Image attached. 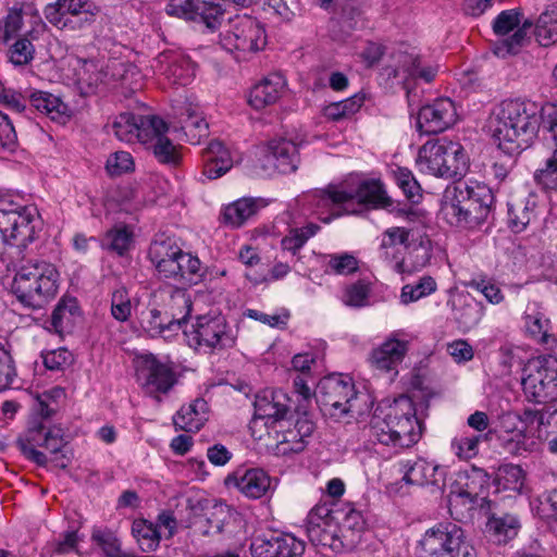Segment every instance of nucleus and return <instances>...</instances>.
Returning a JSON list of instances; mask_svg holds the SVG:
<instances>
[{
	"label": "nucleus",
	"mask_w": 557,
	"mask_h": 557,
	"mask_svg": "<svg viewBox=\"0 0 557 557\" xmlns=\"http://www.w3.org/2000/svg\"><path fill=\"white\" fill-rule=\"evenodd\" d=\"M153 125L162 127V119L157 115H135L129 112L119 114L110 125L112 132L122 141L143 144L150 137L149 131Z\"/></svg>",
	"instance_id": "obj_18"
},
{
	"label": "nucleus",
	"mask_w": 557,
	"mask_h": 557,
	"mask_svg": "<svg viewBox=\"0 0 557 557\" xmlns=\"http://www.w3.org/2000/svg\"><path fill=\"white\" fill-rule=\"evenodd\" d=\"M165 11L171 16L203 23L211 30L216 29L224 17L222 4L211 0H169Z\"/></svg>",
	"instance_id": "obj_14"
},
{
	"label": "nucleus",
	"mask_w": 557,
	"mask_h": 557,
	"mask_svg": "<svg viewBox=\"0 0 557 557\" xmlns=\"http://www.w3.org/2000/svg\"><path fill=\"white\" fill-rule=\"evenodd\" d=\"M221 42L228 50L257 52L267 44L265 30L255 17L237 16L231 22L230 29L222 35Z\"/></svg>",
	"instance_id": "obj_12"
},
{
	"label": "nucleus",
	"mask_w": 557,
	"mask_h": 557,
	"mask_svg": "<svg viewBox=\"0 0 557 557\" xmlns=\"http://www.w3.org/2000/svg\"><path fill=\"white\" fill-rule=\"evenodd\" d=\"M532 208L525 205H511L508 209V220L511 228L519 233L522 232L531 222Z\"/></svg>",
	"instance_id": "obj_63"
},
{
	"label": "nucleus",
	"mask_w": 557,
	"mask_h": 557,
	"mask_svg": "<svg viewBox=\"0 0 557 557\" xmlns=\"http://www.w3.org/2000/svg\"><path fill=\"white\" fill-rule=\"evenodd\" d=\"M537 129V107L520 100L503 101L488 121L494 143L507 153H518L529 147Z\"/></svg>",
	"instance_id": "obj_2"
},
{
	"label": "nucleus",
	"mask_w": 557,
	"mask_h": 557,
	"mask_svg": "<svg viewBox=\"0 0 557 557\" xmlns=\"http://www.w3.org/2000/svg\"><path fill=\"white\" fill-rule=\"evenodd\" d=\"M325 271L337 275H349L358 270V260L355 256L343 252L327 256Z\"/></svg>",
	"instance_id": "obj_52"
},
{
	"label": "nucleus",
	"mask_w": 557,
	"mask_h": 557,
	"mask_svg": "<svg viewBox=\"0 0 557 557\" xmlns=\"http://www.w3.org/2000/svg\"><path fill=\"white\" fill-rule=\"evenodd\" d=\"M58 281L59 273L51 263L28 262L16 271L11 292L23 307L37 310L57 296Z\"/></svg>",
	"instance_id": "obj_4"
},
{
	"label": "nucleus",
	"mask_w": 557,
	"mask_h": 557,
	"mask_svg": "<svg viewBox=\"0 0 557 557\" xmlns=\"http://www.w3.org/2000/svg\"><path fill=\"white\" fill-rule=\"evenodd\" d=\"M89 0H57L45 8V16L48 20L49 12L55 11L60 17H73L82 15V12H88L94 7Z\"/></svg>",
	"instance_id": "obj_49"
},
{
	"label": "nucleus",
	"mask_w": 557,
	"mask_h": 557,
	"mask_svg": "<svg viewBox=\"0 0 557 557\" xmlns=\"http://www.w3.org/2000/svg\"><path fill=\"white\" fill-rule=\"evenodd\" d=\"M522 391L529 401L554 408L557 412V358L541 356L530 360L521 380Z\"/></svg>",
	"instance_id": "obj_5"
},
{
	"label": "nucleus",
	"mask_w": 557,
	"mask_h": 557,
	"mask_svg": "<svg viewBox=\"0 0 557 557\" xmlns=\"http://www.w3.org/2000/svg\"><path fill=\"white\" fill-rule=\"evenodd\" d=\"M285 85L286 82L281 74H270L251 88L248 97L249 104L256 110H261L275 103Z\"/></svg>",
	"instance_id": "obj_29"
},
{
	"label": "nucleus",
	"mask_w": 557,
	"mask_h": 557,
	"mask_svg": "<svg viewBox=\"0 0 557 557\" xmlns=\"http://www.w3.org/2000/svg\"><path fill=\"white\" fill-rule=\"evenodd\" d=\"M152 67L174 84L186 85L194 76L190 60L174 51H164L153 61Z\"/></svg>",
	"instance_id": "obj_26"
},
{
	"label": "nucleus",
	"mask_w": 557,
	"mask_h": 557,
	"mask_svg": "<svg viewBox=\"0 0 557 557\" xmlns=\"http://www.w3.org/2000/svg\"><path fill=\"white\" fill-rule=\"evenodd\" d=\"M398 465L403 473V481L407 484L419 486L431 485L437 491L443 490L446 471L441 466L423 458L401 460Z\"/></svg>",
	"instance_id": "obj_20"
},
{
	"label": "nucleus",
	"mask_w": 557,
	"mask_h": 557,
	"mask_svg": "<svg viewBox=\"0 0 557 557\" xmlns=\"http://www.w3.org/2000/svg\"><path fill=\"white\" fill-rule=\"evenodd\" d=\"M532 25L533 23L529 20H525L521 25L519 24L510 37L503 39L495 46V54L505 57L506 54L516 53L523 45L527 38V33Z\"/></svg>",
	"instance_id": "obj_50"
},
{
	"label": "nucleus",
	"mask_w": 557,
	"mask_h": 557,
	"mask_svg": "<svg viewBox=\"0 0 557 557\" xmlns=\"http://www.w3.org/2000/svg\"><path fill=\"white\" fill-rule=\"evenodd\" d=\"M177 267L180 268L177 283L197 284L203 277L200 260L188 252L181 250L177 256Z\"/></svg>",
	"instance_id": "obj_43"
},
{
	"label": "nucleus",
	"mask_w": 557,
	"mask_h": 557,
	"mask_svg": "<svg viewBox=\"0 0 557 557\" xmlns=\"http://www.w3.org/2000/svg\"><path fill=\"white\" fill-rule=\"evenodd\" d=\"M27 99L39 113L52 121L63 123L67 116V106L57 96L41 90L29 91Z\"/></svg>",
	"instance_id": "obj_34"
},
{
	"label": "nucleus",
	"mask_w": 557,
	"mask_h": 557,
	"mask_svg": "<svg viewBox=\"0 0 557 557\" xmlns=\"http://www.w3.org/2000/svg\"><path fill=\"white\" fill-rule=\"evenodd\" d=\"M45 367L51 371L63 370L73 362V355L66 348H58L42 352Z\"/></svg>",
	"instance_id": "obj_62"
},
{
	"label": "nucleus",
	"mask_w": 557,
	"mask_h": 557,
	"mask_svg": "<svg viewBox=\"0 0 557 557\" xmlns=\"http://www.w3.org/2000/svg\"><path fill=\"white\" fill-rule=\"evenodd\" d=\"M457 117L455 103L449 98H440L419 110L417 124L421 133L438 134L453 126Z\"/></svg>",
	"instance_id": "obj_16"
},
{
	"label": "nucleus",
	"mask_w": 557,
	"mask_h": 557,
	"mask_svg": "<svg viewBox=\"0 0 557 557\" xmlns=\"http://www.w3.org/2000/svg\"><path fill=\"white\" fill-rule=\"evenodd\" d=\"M488 474L480 468L472 467L470 470L459 471L455 481L450 484L448 494V506L453 513L462 515L463 510L474 508L476 498L488 485Z\"/></svg>",
	"instance_id": "obj_10"
},
{
	"label": "nucleus",
	"mask_w": 557,
	"mask_h": 557,
	"mask_svg": "<svg viewBox=\"0 0 557 557\" xmlns=\"http://www.w3.org/2000/svg\"><path fill=\"white\" fill-rule=\"evenodd\" d=\"M364 96L356 94L345 100L332 102L323 108V115L334 122L348 119L359 111L363 104Z\"/></svg>",
	"instance_id": "obj_42"
},
{
	"label": "nucleus",
	"mask_w": 557,
	"mask_h": 557,
	"mask_svg": "<svg viewBox=\"0 0 557 557\" xmlns=\"http://www.w3.org/2000/svg\"><path fill=\"white\" fill-rule=\"evenodd\" d=\"M33 32L18 38L8 51L10 62L15 66H23L30 63L35 55V47L32 42Z\"/></svg>",
	"instance_id": "obj_46"
},
{
	"label": "nucleus",
	"mask_w": 557,
	"mask_h": 557,
	"mask_svg": "<svg viewBox=\"0 0 557 557\" xmlns=\"http://www.w3.org/2000/svg\"><path fill=\"white\" fill-rule=\"evenodd\" d=\"M409 237V232L404 227H389L383 235L380 245L381 257L387 261L393 262V268L396 272H405V262L400 259L401 246L406 245Z\"/></svg>",
	"instance_id": "obj_30"
},
{
	"label": "nucleus",
	"mask_w": 557,
	"mask_h": 557,
	"mask_svg": "<svg viewBox=\"0 0 557 557\" xmlns=\"http://www.w3.org/2000/svg\"><path fill=\"white\" fill-rule=\"evenodd\" d=\"M257 212V202L252 198H242L222 211V222L233 228L242 226L250 216Z\"/></svg>",
	"instance_id": "obj_37"
},
{
	"label": "nucleus",
	"mask_w": 557,
	"mask_h": 557,
	"mask_svg": "<svg viewBox=\"0 0 557 557\" xmlns=\"http://www.w3.org/2000/svg\"><path fill=\"white\" fill-rule=\"evenodd\" d=\"M338 532L339 527L327 505H318L310 510L306 521V533L313 546L339 552L344 544Z\"/></svg>",
	"instance_id": "obj_13"
},
{
	"label": "nucleus",
	"mask_w": 557,
	"mask_h": 557,
	"mask_svg": "<svg viewBox=\"0 0 557 557\" xmlns=\"http://www.w3.org/2000/svg\"><path fill=\"white\" fill-rule=\"evenodd\" d=\"M134 234L125 224L114 225L100 239V246L109 251L123 256L133 244Z\"/></svg>",
	"instance_id": "obj_38"
},
{
	"label": "nucleus",
	"mask_w": 557,
	"mask_h": 557,
	"mask_svg": "<svg viewBox=\"0 0 557 557\" xmlns=\"http://www.w3.org/2000/svg\"><path fill=\"white\" fill-rule=\"evenodd\" d=\"M418 557H476L461 527L441 522L425 531L417 548Z\"/></svg>",
	"instance_id": "obj_6"
},
{
	"label": "nucleus",
	"mask_w": 557,
	"mask_h": 557,
	"mask_svg": "<svg viewBox=\"0 0 557 557\" xmlns=\"http://www.w3.org/2000/svg\"><path fill=\"white\" fill-rule=\"evenodd\" d=\"M321 193L334 205L341 206L347 214L361 212L364 205L385 208L392 203L379 180L363 182L355 190L329 186L326 189L321 190Z\"/></svg>",
	"instance_id": "obj_9"
},
{
	"label": "nucleus",
	"mask_w": 557,
	"mask_h": 557,
	"mask_svg": "<svg viewBox=\"0 0 557 557\" xmlns=\"http://www.w3.org/2000/svg\"><path fill=\"white\" fill-rule=\"evenodd\" d=\"M108 71L113 83L120 82L126 86H132L136 82V76H139L137 66L117 59L108 61Z\"/></svg>",
	"instance_id": "obj_53"
},
{
	"label": "nucleus",
	"mask_w": 557,
	"mask_h": 557,
	"mask_svg": "<svg viewBox=\"0 0 557 557\" xmlns=\"http://www.w3.org/2000/svg\"><path fill=\"white\" fill-rule=\"evenodd\" d=\"M132 533L140 549L146 553L154 552L162 539V531L156 524L145 519H136L133 522Z\"/></svg>",
	"instance_id": "obj_39"
},
{
	"label": "nucleus",
	"mask_w": 557,
	"mask_h": 557,
	"mask_svg": "<svg viewBox=\"0 0 557 557\" xmlns=\"http://www.w3.org/2000/svg\"><path fill=\"white\" fill-rule=\"evenodd\" d=\"M276 557H299L305 552V543L294 535L283 533L274 535Z\"/></svg>",
	"instance_id": "obj_54"
},
{
	"label": "nucleus",
	"mask_w": 557,
	"mask_h": 557,
	"mask_svg": "<svg viewBox=\"0 0 557 557\" xmlns=\"http://www.w3.org/2000/svg\"><path fill=\"white\" fill-rule=\"evenodd\" d=\"M224 483L251 499H259L274 488L271 476L260 468H239L228 474Z\"/></svg>",
	"instance_id": "obj_17"
},
{
	"label": "nucleus",
	"mask_w": 557,
	"mask_h": 557,
	"mask_svg": "<svg viewBox=\"0 0 557 557\" xmlns=\"http://www.w3.org/2000/svg\"><path fill=\"white\" fill-rule=\"evenodd\" d=\"M540 45L549 46L557 40V9L543 12L535 26Z\"/></svg>",
	"instance_id": "obj_45"
},
{
	"label": "nucleus",
	"mask_w": 557,
	"mask_h": 557,
	"mask_svg": "<svg viewBox=\"0 0 557 557\" xmlns=\"http://www.w3.org/2000/svg\"><path fill=\"white\" fill-rule=\"evenodd\" d=\"M289 398L282 391H263L256 395L255 419L274 423L283 420L289 410Z\"/></svg>",
	"instance_id": "obj_27"
},
{
	"label": "nucleus",
	"mask_w": 557,
	"mask_h": 557,
	"mask_svg": "<svg viewBox=\"0 0 557 557\" xmlns=\"http://www.w3.org/2000/svg\"><path fill=\"white\" fill-rule=\"evenodd\" d=\"M39 224L35 206L21 203L12 196L0 197V232L5 242L26 247L36 238Z\"/></svg>",
	"instance_id": "obj_7"
},
{
	"label": "nucleus",
	"mask_w": 557,
	"mask_h": 557,
	"mask_svg": "<svg viewBox=\"0 0 557 557\" xmlns=\"http://www.w3.org/2000/svg\"><path fill=\"white\" fill-rule=\"evenodd\" d=\"M454 317L462 330H471L483 317V305L466 297L459 298V305L454 308Z\"/></svg>",
	"instance_id": "obj_41"
},
{
	"label": "nucleus",
	"mask_w": 557,
	"mask_h": 557,
	"mask_svg": "<svg viewBox=\"0 0 557 557\" xmlns=\"http://www.w3.org/2000/svg\"><path fill=\"white\" fill-rule=\"evenodd\" d=\"M370 433L383 445L405 448L418 443L422 423L416 416L412 399L401 395L387 407L376 410L371 419Z\"/></svg>",
	"instance_id": "obj_3"
},
{
	"label": "nucleus",
	"mask_w": 557,
	"mask_h": 557,
	"mask_svg": "<svg viewBox=\"0 0 557 557\" xmlns=\"http://www.w3.org/2000/svg\"><path fill=\"white\" fill-rule=\"evenodd\" d=\"M132 304L128 292L124 287L115 289L111 298V314L112 317L124 322L131 317Z\"/></svg>",
	"instance_id": "obj_57"
},
{
	"label": "nucleus",
	"mask_w": 557,
	"mask_h": 557,
	"mask_svg": "<svg viewBox=\"0 0 557 557\" xmlns=\"http://www.w3.org/2000/svg\"><path fill=\"white\" fill-rule=\"evenodd\" d=\"M456 151H459V144L426 143L419 150L418 171L422 174H446L444 165L454 159L453 154H456Z\"/></svg>",
	"instance_id": "obj_24"
},
{
	"label": "nucleus",
	"mask_w": 557,
	"mask_h": 557,
	"mask_svg": "<svg viewBox=\"0 0 557 557\" xmlns=\"http://www.w3.org/2000/svg\"><path fill=\"white\" fill-rule=\"evenodd\" d=\"M321 410L333 418H342L357 411L358 394L350 377L331 375L320 381L314 394Z\"/></svg>",
	"instance_id": "obj_8"
},
{
	"label": "nucleus",
	"mask_w": 557,
	"mask_h": 557,
	"mask_svg": "<svg viewBox=\"0 0 557 557\" xmlns=\"http://www.w3.org/2000/svg\"><path fill=\"white\" fill-rule=\"evenodd\" d=\"M108 174H123L135 171V162L129 152L116 151L106 162Z\"/></svg>",
	"instance_id": "obj_59"
},
{
	"label": "nucleus",
	"mask_w": 557,
	"mask_h": 557,
	"mask_svg": "<svg viewBox=\"0 0 557 557\" xmlns=\"http://www.w3.org/2000/svg\"><path fill=\"white\" fill-rule=\"evenodd\" d=\"M520 12L511 9L500 12L493 23V30L498 36H506L516 30L520 21Z\"/></svg>",
	"instance_id": "obj_60"
},
{
	"label": "nucleus",
	"mask_w": 557,
	"mask_h": 557,
	"mask_svg": "<svg viewBox=\"0 0 557 557\" xmlns=\"http://www.w3.org/2000/svg\"><path fill=\"white\" fill-rule=\"evenodd\" d=\"M520 416L513 412H506L500 417L497 437L503 448L512 455H521L531 449L535 444L529 434L518 428Z\"/></svg>",
	"instance_id": "obj_23"
},
{
	"label": "nucleus",
	"mask_w": 557,
	"mask_h": 557,
	"mask_svg": "<svg viewBox=\"0 0 557 557\" xmlns=\"http://www.w3.org/2000/svg\"><path fill=\"white\" fill-rule=\"evenodd\" d=\"M521 529L520 518L510 512L492 513L486 522V532L496 544H507Z\"/></svg>",
	"instance_id": "obj_31"
},
{
	"label": "nucleus",
	"mask_w": 557,
	"mask_h": 557,
	"mask_svg": "<svg viewBox=\"0 0 557 557\" xmlns=\"http://www.w3.org/2000/svg\"><path fill=\"white\" fill-rule=\"evenodd\" d=\"M189 346L195 349L206 347L209 349H224L232 347L235 338L223 315H201L193 325V330L185 332Z\"/></svg>",
	"instance_id": "obj_11"
},
{
	"label": "nucleus",
	"mask_w": 557,
	"mask_h": 557,
	"mask_svg": "<svg viewBox=\"0 0 557 557\" xmlns=\"http://www.w3.org/2000/svg\"><path fill=\"white\" fill-rule=\"evenodd\" d=\"M482 435H460L453 438L450 447L453 453L462 460H470L479 453Z\"/></svg>",
	"instance_id": "obj_51"
},
{
	"label": "nucleus",
	"mask_w": 557,
	"mask_h": 557,
	"mask_svg": "<svg viewBox=\"0 0 557 557\" xmlns=\"http://www.w3.org/2000/svg\"><path fill=\"white\" fill-rule=\"evenodd\" d=\"M181 248L177 247L170 238L156 239L149 247V258L156 265L166 259H172L180 255Z\"/></svg>",
	"instance_id": "obj_55"
},
{
	"label": "nucleus",
	"mask_w": 557,
	"mask_h": 557,
	"mask_svg": "<svg viewBox=\"0 0 557 557\" xmlns=\"http://www.w3.org/2000/svg\"><path fill=\"white\" fill-rule=\"evenodd\" d=\"M493 202L494 195L487 185L460 177L446 187L440 216L458 231H472L486 221Z\"/></svg>",
	"instance_id": "obj_1"
},
{
	"label": "nucleus",
	"mask_w": 557,
	"mask_h": 557,
	"mask_svg": "<svg viewBox=\"0 0 557 557\" xmlns=\"http://www.w3.org/2000/svg\"><path fill=\"white\" fill-rule=\"evenodd\" d=\"M498 482L506 490L519 492L524 484V472L519 466L506 465L499 469Z\"/></svg>",
	"instance_id": "obj_56"
},
{
	"label": "nucleus",
	"mask_w": 557,
	"mask_h": 557,
	"mask_svg": "<svg viewBox=\"0 0 557 557\" xmlns=\"http://www.w3.org/2000/svg\"><path fill=\"white\" fill-rule=\"evenodd\" d=\"M81 318L75 298H62L51 314V330L58 334L70 333Z\"/></svg>",
	"instance_id": "obj_36"
},
{
	"label": "nucleus",
	"mask_w": 557,
	"mask_h": 557,
	"mask_svg": "<svg viewBox=\"0 0 557 557\" xmlns=\"http://www.w3.org/2000/svg\"><path fill=\"white\" fill-rule=\"evenodd\" d=\"M553 414H557V412H554V408L547 411V406L542 410L525 409L519 421L524 426L523 431L527 434L532 433L534 435V431H540V428L546 423L547 417Z\"/></svg>",
	"instance_id": "obj_58"
},
{
	"label": "nucleus",
	"mask_w": 557,
	"mask_h": 557,
	"mask_svg": "<svg viewBox=\"0 0 557 557\" xmlns=\"http://www.w3.org/2000/svg\"><path fill=\"white\" fill-rule=\"evenodd\" d=\"M138 379L147 393H168L175 383L173 370L153 355H144L138 360Z\"/></svg>",
	"instance_id": "obj_19"
},
{
	"label": "nucleus",
	"mask_w": 557,
	"mask_h": 557,
	"mask_svg": "<svg viewBox=\"0 0 557 557\" xmlns=\"http://www.w3.org/2000/svg\"><path fill=\"white\" fill-rule=\"evenodd\" d=\"M468 287H471L485 297V299L492 305H499L504 301L505 296L500 288L491 280L480 278V280H471L467 283Z\"/></svg>",
	"instance_id": "obj_61"
},
{
	"label": "nucleus",
	"mask_w": 557,
	"mask_h": 557,
	"mask_svg": "<svg viewBox=\"0 0 557 557\" xmlns=\"http://www.w3.org/2000/svg\"><path fill=\"white\" fill-rule=\"evenodd\" d=\"M140 324L144 331L151 337H163L169 339L176 333L168 327L161 309L158 306L151 307L140 314Z\"/></svg>",
	"instance_id": "obj_40"
},
{
	"label": "nucleus",
	"mask_w": 557,
	"mask_h": 557,
	"mask_svg": "<svg viewBox=\"0 0 557 557\" xmlns=\"http://www.w3.org/2000/svg\"><path fill=\"white\" fill-rule=\"evenodd\" d=\"M209 418V407L203 398H196L183 406L173 417L174 425L186 432H198Z\"/></svg>",
	"instance_id": "obj_32"
},
{
	"label": "nucleus",
	"mask_w": 557,
	"mask_h": 557,
	"mask_svg": "<svg viewBox=\"0 0 557 557\" xmlns=\"http://www.w3.org/2000/svg\"><path fill=\"white\" fill-rule=\"evenodd\" d=\"M166 320L168 327L177 332L190 314L191 301L183 289H174L165 295L162 305L158 306Z\"/></svg>",
	"instance_id": "obj_28"
},
{
	"label": "nucleus",
	"mask_w": 557,
	"mask_h": 557,
	"mask_svg": "<svg viewBox=\"0 0 557 557\" xmlns=\"http://www.w3.org/2000/svg\"><path fill=\"white\" fill-rule=\"evenodd\" d=\"M91 540L101 547L107 557H135L133 554L122 550L119 539L110 530L95 529Z\"/></svg>",
	"instance_id": "obj_48"
},
{
	"label": "nucleus",
	"mask_w": 557,
	"mask_h": 557,
	"mask_svg": "<svg viewBox=\"0 0 557 557\" xmlns=\"http://www.w3.org/2000/svg\"><path fill=\"white\" fill-rule=\"evenodd\" d=\"M98 11V8L94 5L88 9V12H82V15L60 17L53 10L49 12L48 22L59 29L82 30L94 24Z\"/></svg>",
	"instance_id": "obj_44"
},
{
	"label": "nucleus",
	"mask_w": 557,
	"mask_h": 557,
	"mask_svg": "<svg viewBox=\"0 0 557 557\" xmlns=\"http://www.w3.org/2000/svg\"><path fill=\"white\" fill-rule=\"evenodd\" d=\"M437 288L432 276H422L416 284H407L401 288V302L407 305L433 294Z\"/></svg>",
	"instance_id": "obj_47"
},
{
	"label": "nucleus",
	"mask_w": 557,
	"mask_h": 557,
	"mask_svg": "<svg viewBox=\"0 0 557 557\" xmlns=\"http://www.w3.org/2000/svg\"><path fill=\"white\" fill-rule=\"evenodd\" d=\"M202 158L203 174H225L234 165L230 150L219 140H212L209 144Z\"/></svg>",
	"instance_id": "obj_35"
},
{
	"label": "nucleus",
	"mask_w": 557,
	"mask_h": 557,
	"mask_svg": "<svg viewBox=\"0 0 557 557\" xmlns=\"http://www.w3.org/2000/svg\"><path fill=\"white\" fill-rule=\"evenodd\" d=\"M421 65V60L418 54L412 53H401L398 60V66L393 70V74H388L389 76L397 78H408L416 77L419 66Z\"/></svg>",
	"instance_id": "obj_64"
},
{
	"label": "nucleus",
	"mask_w": 557,
	"mask_h": 557,
	"mask_svg": "<svg viewBox=\"0 0 557 557\" xmlns=\"http://www.w3.org/2000/svg\"><path fill=\"white\" fill-rule=\"evenodd\" d=\"M174 110L175 115L178 117L181 129L191 144L197 145L201 138L208 136L209 126L198 104L188 100L177 101Z\"/></svg>",
	"instance_id": "obj_25"
},
{
	"label": "nucleus",
	"mask_w": 557,
	"mask_h": 557,
	"mask_svg": "<svg viewBox=\"0 0 557 557\" xmlns=\"http://www.w3.org/2000/svg\"><path fill=\"white\" fill-rule=\"evenodd\" d=\"M17 446L26 458L42 467L48 463V457L36 449V446L44 447L52 455L60 453L64 448L65 442L60 429L39 426L28 430L25 438H18Z\"/></svg>",
	"instance_id": "obj_15"
},
{
	"label": "nucleus",
	"mask_w": 557,
	"mask_h": 557,
	"mask_svg": "<svg viewBox=\"0 0 557 557\" xmlns=\"http://www.w3.org/2000/svg\"><path fill=\"white\" fill-rule=\"evenodd\" d=\"M407 351L408 342L393 335L372 350L369 362L377 374H391V379H394Z\"/></svg>",
	"instance_id": "obj_21"
},
{
	"label": "nucleus",
	"mask_w": 557,
	"mask_h": 557,
	"mask_svg": "<svg viewBox=\"0 0 557 557\" xmlns=\"http://www.w3.org/2000/svg\"><path fill=\"white\" fill-rule=\"evenodd\" d=\"M154 127L149 131L150 137L143 145H147L152 150L157 160L164 164H177L180 154L173 143L165 136L169 129L168 124L162 120V127L153 125Z\"/></svg>",
	"instance_id": "obj_33"
},
{
	"label": "nucleus",
	"mask_w": 557,
	"mask_h": 557,
	"mask_svg": "<svg viewBox=\"0 0 557 557\" xmlns=\"http://www.w3.org/2000/svg\"><path fill=\"white\" fill-rule=\"evenodd\" d=\"M264 157L267 163L262 169L278 174L296 172L300 162L297 145L284 138L271 140L264 149Z\"/></svg>",
	"instance_id": "obj_22"
}]
</instances>
